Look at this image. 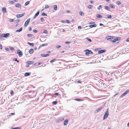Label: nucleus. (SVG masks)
Masks as SVG:
<instances>
[{
    "label": "nucleus",
    "instance_id": "nucleus-26",
    "mask_svg": "<svg viewBox=\"0 0 129 129\" xmlns=\"http://www.w3.org/2000/svg\"><path fill=\"white\" fill-rule=\"evenodd\" d=\"M109 6L111 8H115L114 6V5L112 4L110 5H109Z\"/></svg>",
    "mask_w": 129,
    "mask_h": 129
},
{
    "label": "nucleus",
    "instance_id": "nucleus-54",
    "mask_svg": "<svg viewBox=\"0 0 129 129\" xmlns=\"http://www.w3.org/2000/svg\"><path fill=\"white\" fill-rule=\"evenodd\" d=\"M17 60V58H15L14 59H13V60L14 61H16Z\"/></svg>",
    "mask_w": 129,
    "mask_h": 129
},
{
    "label": "nucleus",
    "instance_id": "nucleus-15",
    "mask_svg": "<svg viewBox=\"0 0 129 129\" xmlns=\"http://www.w3.org/2000/svg\"><path fill=\"white\" fill-rule=\"evenodd\" d=\"M30 73H26L24 74V75L25 76H27L30 75Z\"/></svg>",
    "mask_w": 129,
    "mask_h": 129
},
{
    "label": "nucleus",
    "instance_id": "nucleus-6",
    "mask_svg": "<svg viewBox=\"0 0 129 129\" xmlns=\"http://www.w3.org/2000/svg\"><path fill=\"white\" fill-rule=\"evenodd\" d=\"M129 92V89L126 91L124 93L122 94L120 96V97H121L126 95L127 93Z\"/></svg>",
    "mask_w": 129,
    "mask_h": 129
},
{
    "label": "nucleus",
    "instance_id": "nucleus-29",
    "mask_svg": "<svg viewBox=\"0 0 129 129\" xmlns=\"http://www.w3.org/2000/svg\"><path fill=\"white\" fill-rule=\"evenodd\" d=\"M105 9L107 10H109L110 9V8L108 6H106L105 7Z\"/></svg>",
    "mask_w": 129,
    "mask_h": 129
},
{
    "label": "nucleus",
    "instance_id": "nucleus-55",
    "mask_svg": "<svg viewBox=\"0 0 129 129\" xmlns=\"http://www.w3.org/2000/svg\"><path fill=\"white\" fill-rule=\"evenodd\" d=\"M65 43L66 44H69L70 43V42H65Z\"/></svg>",
    "mask_w": 129,
    "mask_h": 129
},
{
    "label": "nucleus",
    "instance_id": "nucleus-32",
    "mask_svg": "<svg viewBox=\"0 0 129 129\" xmlns=\"http://www.w3.org/2000/svg\"><path fill=\"white\" fill-rule=\"evenodd\" d=\"M47 43H45L44 44H42L41 45V46H47Z\"/></svg>",
    "mask_w": 129,
    "mask_h": 129
},
{
    "label": "nucleus",
    "instance_id": "nucleus-35",
    "mask_svg": "<svg viewBox=\"0 0 129 129\" xmlns=\"http://www.w3.org/2000/svg\"><path fill=\"white\" fill-rule=\"evenodd\" d=\"M10 49L12 51H13L14 50V49L13 47H9Z\"/></svg>",
    "mask_w": 129,
    "mask_h": 129
},
{
    "label": "nucleus",
    "instance_id": "nucleus-64",
    "mask_svg": "<svg viewBox=\"0 0 129 129\" xmlns=\"http://www.w3.org/2000/svg\"><path fill=\"white\" fill-rule=\"evenodd\" d=\"M99 25L100 26L103 25L101 23H100L99 24Z\"/></svg>",
    "mask_w": 129,
    "mask_h": 129
},
{
    "label": "nucleus",
    "instance_id": "nucleus-1",
    "mask_svg": "<svg viewBox=\"0 0 129 129\" xmlns=\"http://www.w3.org/2000/svg\"><path fill=\"white\" fill-rule=\"evenodd\" d=\"M85 54L87 55H88L89 54H93V53L91 50H90L88 49L85 50Z\"/></svg>",
    "mask_w": 129,
    "mask_h": 129
},
{
    "label": "nucleus",
    "instance_id": "nucleus-52",
    "mask_svg": "<svg viewBox=\"0 0 129 129\" xmlns=\"http://www.w3.org/2000/svg\"><path fill=\"white\" fill-rule=\"evenodd\" d=\"M78 29H81V26H79L78 27Z\"/></svg>",
    "mask_w": 129,
    "mask_h": 129
},
{
    "label": "nucleus",
    "instance_id": "nucleus-28",
    "mask_svg": "<svg viewBox=\"0 0 129 129\" xmlns=\"http://www.w3.org/2000/svg\"><path fill=\"white\" fill-rule=\"evenodd\" d=\"M12 129H20V127H12Z\"/></svg>",
    "mask_w": 129,
    "mask_h": 129
},
{
    "label": "nucleus",
    "instance_id": "nucleus-27",
    "mask_svg": "<svg viewBox=\"0 0 129 129\" xmlns=\"http://www.w3.org/2000/svg\"><path fill=\"white\" fill-rule=\"evenodd\" d=\"M87 7L88 8L91 9L93 7V6L91 5H89Z\"/></svg>",
    "mask_w": 129,
    "mask_h": 129
},
{
    "label": "nucleus",
    "instance_id": "nucleus-46",
    "mask_svg": "<svg viewBox=\"0 0 129 129\" xmlns=\"http://www.w3.org/2000/svg\"><path fill=\"white\" fill-rule=\"evenodd\" d=\"M86 39H87L88 41H89L90 42H91V40L90 39L88 38H86Z\"/></svg>",
    "mask_w": 129,
    "mask_h": 129
},
{
    "label": "nucleus",
    "instance_id": "nucleus-7",
    "mask_svg": "<svg viewBox=\"0 0 129 129\" xmlns=\"http://www.w3.org/2000/svg\"><path fill=\"white\" fill-rule=\"evenodd\" d=\"M24 13H23L21 14H17L16 15V17L17 18H19L22 17V16H24Z\"/></svg>",
    "mask_w": 129,
    "mask_h": 129
},
{
    "label": "nucleus",
    "instance_id": "nucleus-49",
    "mask_svg": "<svg viewBox=\"0 0 129 129\" xmlns=\"http://www.w3.org/2000/svg\"><path fill=\"white\" fill-rule=\"evenodd\" d=\"M33 31L35 33H37V31L36 29H34L33 30Z\"/></svg>",
    "mask_w": 129,
    "mask_h": 129
},
{
    "label": "nucleus",
    "instance_id": "nucleus-22",
    "mask_svg": "<svg viewBox=\"0 0 129 129\" xmlns=\"http://www.w3.org/2000/svg\"><path fill=\"white\" fill-rule=\"evenodd\" d=\"M54 9L55 10H56L57 9V5H54L53 6Z\"/></svg>",
    "mask_w": 129,
    "mask_h": 129
},
{
    "label": "nucleus",
    "instance_id": "nucleus-21",
    "mask_svg": "<svg viewBox=\"0 0 129 129\" xmlns=\"http://www.w3.org/2000/svg\"><path fill=\"white\" fill-rule=\"evenodd\" d=\"M22 30V27H21L19 29L16 30V32H20Z\"/></svg>",
    "mask_w": 129,
    "mask_h": 129
},
{
    "label": "nucleus",
    "instance_id": "nucleus-4",
    "mask_svg": "<svg viewBox=\"0 0 129 129\" xmlns=\"http://www.w3.org/2000/svg\"><path fill=\"white\" fill-rule=\"evenodd\" d=\"M108 112L107 111H106L104 115L103 119V120L105 119L107 117L108 115Z\"/></svg>",
    "mask_w": 129,
    "mask_h": 129
},
{
    "label": "nucleus",
    "instance_id": "nucleus-44",
    "mask_svg": "<svg viewBox=\"0 0 129 129\" xmlns=\"http://www.w3.org/2000/svg\"><path fill=\"white\" fill-rule=\"evenodd\" d=\"M43 33H45V34H47L48 33V32H47V31L46 30H44V32H43Z\"/></svg>",
    "mask_w": 129,
    "mask_h": 129
},
{
    "label": "nucleus",
    "instance_id": "nucleus-14",
    "mask_svg": "<svg viewBox=\"0 0 129 129\" xmlns=\"http://www.w3.org/2000/svg\"><path fill=\"white\" fill-rule=\"evenodd\" d=\"M68 120L67 119H66L64 121V125H66L68 123Z\"/></svg>",
    "mask_w": 129,
    "mask_h": 129
},
{
    "label": "nucleus",
    "instance_id": "nucleus-50",
    "mask_svg": "<svg viewBox=\"0 0 129 129\" xmlns=\"http://www.w3.org/2000/svg\"><path fill=\"white\" fill-rule=\"evenodd\" d=\"M60 47L61 46L59 45H57L56 47L57 48H60Z\"/></svg>",
    "mask_w": 129,
    "mask_h": 129
},
{
    "label": "nucleus",
    "instance_id": "nucleus-39",
    "mask_svg": "<svg viewBox=\"0 0 129 129\" xmlns=\"http://www.w3.org/2000/svg\"><path fill=\"white\" fill-rule=\"evenodd\" d=\"M32 34H28L27 35V36H28V37H32Z\"/></svg>",
    "mask_w": 129,
    "mask_h": 129
},
{
    "label": "nucleus",
    "instance_id": "nucleus-11",
    "mask_svg": "<svg viewBox=\"0 0 129 129\" xmlns=\"http://www.w3.org/2000/svg\"><path fill=\"white\" fill-rule=\"evenodd\" d=\"M34 63V62L33 61H27V63L29 65L31 64H33Z\"/></svg>",
    "mask_w": 129,
    "mask_h": 129
},
{
    "label": "nucleus",
    "instance_id": "nucleus-8",
    "mask_svg": "<svg viewBox=\"0 0 129 129\" xmlns=\"http://www.w3.org/2000/svg\"><path fill=\"white\" fill-rule=\"evenodd\" d=\"M40 11H38L36 13L35 15L34 16L33 18L35 19L37 17L39 14Z\"/></svg>",
    "mask_w": 129,
    "mask_h": 129
},
{
    "label": "nucleus",
    "instance_id": "nucleus-47",
    "mask_svg": "<svg viewBox=\"0 0 129 129\" xmlns=\"http://www.w3.org/2000/svg\"><path fill=\"white\" fill-rule=\"evenodd\" d=\"M94 23H95V22H89V24H94Z\"/></svg>",
    "mask_w": 129,
    "mask_h": 129
},
{
    "label": "nucleus",
    "instance_id": "nucleus-42",
    "mask_svg": "<svg viewBox=\"0 0 129 129\" xmlns=\"http://www.w3.org/2000/svg\"><path fill=\"white\" fill-rule=\"evenodd\" d=\"M41 20L42 22H43L44 21V18L42 17L41 18Z\"/></svg>",
    "mask_w": 129,
    "mask_h": 129
},
{
    "label": "nucleus",
    "instance_id": "nucleus-31",
    "mask_svg": "<svg viewBox=\"0 0 129 129\" xmlns=\"http://www.w3.org/2000/svg\"><path fill=\"white\" fill-rule=\"evenodd\" d=\"M102 6L100 5L99 6L97 7V9L98 10H100V9L102 8Z\"/></svg>",
    "mask_w": 129,
    "mask_h": 129
},
{
    "label": "nucleus",
    "instance_id": "nucleus-41",
    "mask_svg": "<svg viewBox=\"0 0 129 129\" xmlns=\"http://www.w3.org/2000/svg\"><path fill=\"white\" fill-rule=\"evenodd\" d=\"M55 60V59H53L51 60H50V62L52 63V62H54Z\"/></svg>",
    "mask_w": 129,
    "mask_h": 129
},
{
    "label": "nucleus",
    "instance_id": "nucleus-56",
    "mask_svg": "<svg viewBox=\"0 0 129 129\" xmlns=\"http://www.w3.org/2000/svg\"><path fill=\"white\" fill-rule=\"evenodd\" d=\"M58 93H54V95H58Z\"/></svg>",
    "mask_w": 129,
    "mask_h": 129
},
{
    "label": "nucleus",
    "instance_id": "nucleus-23",
    "mask_svg": "<svg viewBox=\"0 0 129 129\" xmlns=\"http://www.w3.org/2000/svg\"><path fill=\"white\" fill-rule=\"evenodd\" d=\"M30 46H33L34 45V44L33 43H30L29 42H28L27 43Z\"/></svg>",
    "mask_w": 129,
    "mask_h": 129
},
{
    "label": "nucleus",
    "instance_id": "nucleus-10",
    "mask_svg": "<svg viewBox=\"0 0 129 129\" xmlns=\"http://www.w3.org/2000/svg\"><path fill=\"white\" fill-rule=\"evenodd\" d=\"M105 51L106 50H102L99 51L98 53L99 54L105 52Z\"/></svg>",
    "mask_w": 129,
    "mask_h": 129
},
{
    "label": "nucleus",
    "instance_id": "nucleus-43",
    "mask_svg": "<svg viewBox=\"0 0 129 129\" xmlns=\"http://www.w3.org/2000/svg\"><path fill=\"white\" fill-rule=\"evenodd\" d=\"M49 7V6L48 5H46L45 6V9H47Z\"/></svg>",
    "mask_w": 129,
    "mask_h": 129
},
{
    "label": "nucleus",
    "instance_id": "nucleus-61",
    "mask_svg": "<svg viewBox=\"0 0 129 129\" xmlns=\"http://www.w3.org/2000/svg\"><path fill=\"white\" fill-rule=\"evenodd\" d=\"M66 12L68 13H70V11L69 10H67L66 11Z\"/></svg>",
    "mask_w": 129,
    "mask_h": 129
},
{
    "label": "nucleus",
    "instance_id": "nucleus-57",
    "mask_svg": "<svg viewBox=\"0 0 129 129\" xmlns=\"http://www.w3.org/2000/svg\"><path fill=\"white\" fill-rule=\"evenodd\" d=\"M4 34H3L2 35H1L0 36H1V37H4Z\"/></svg>",
    "mask_w": 129,
    "mask_h": 129
},
{
    "label": "nucleus",
    "instance_id": "nucleus-18",
    "mask_svg": "<svg viewBox=\"0 0 129 129\" xmlns=\"http://www.w3.org/2000/svg\"><path fill=\"white\" fill-rule=\"evenodd\" d=\"M118 38H116L114 39L113 40H112L111 41L113 43H114L116 42V41H118Z\"/></svg>",
    "mask_w": 129,
    "mask_h": 129
},
{
    "label": "nucleus",
    "instance_id": "nucleus-63",
    "mask_svg": "<svg viewBox=\"0 0 129 129\" xmlns=\"http://www.w3.org/2000/svg\"><path fill=\"white\" fill-rule=\"evenodd\" d=\"M61 22L63 23H64L65 22V21L64 20H62Z\"/></svg>",
    "mask_w": 129,
    "mask_h": 129
},
{
    "label": "nucleus",
    "instance_id": "nucleus-53",
    "mask_svg": "<svg viewBox=\"0 0 129 129\" xmlns=\"http://www.w3.org/2000/svg\"><path fill=\"white\" fill-rule=\"evenodd\" d=\"M2 46L1 44H0V49H2Z\"/></svg>",
    "mask_w": 129,
    "mask_h": 129
},
{
    "label": "nucleus",
    "instance_id": "nucleus-9",
    "mask_svg": "<svg viewBox=\"0 0 129 129\" xmlns=\"http://www.w3.org/2000/svg\"><path fill=\"white\" fill-rule=\"evenodd\" d=\"M10 35V34L9 33H7L6 34H4V37L6 38H7Z\"/></svg>",
    "mask_w": 129,
    "mask_h": 129
},
{
    "label": "nucleus",
    "instance_id": "nucleus-5",
    "mask_svg": "<svg viewBox=\"0 0 129 129\" xmlns=\"http://www.w3.org/2000/svg\"><path fill=\"white\" fill-rule=\"evenodd\" d=\"M30 18H29L28 20H27L25 22L24 25V27H26L27 26V25L30 22Z\"/></svg>",
    "mask_w": 129,
    "mask_h": 129
},
{
    "label": "nucleus",
    "instance_id": "nucleus-2",
    "mask_svg": "<svg viewBox=\"0 0 129 129\" xmlns=\"http://www.w3.org/2000/svg\"><path fill=\"white\" fill-rule=\"evenodd\" d=\"M17 54H18L19 57H21L22 55V53L19 50H17Z\"/></svg>",
    "mask_w": 129,
    "mask_h": 129
},
{
    "label": "nucleus",
    "instance_id": "nucleus-30",
    "mask_svg": "<svg viewBox=\"0 0 129 129\" xmlns=\"http://www.w3.org/2000/svg\"><path fill=\"white\" fill-rule=\"evenodd\" d=\"M79 14L81 16H83L84 15V13L83 12H79Z\"/></svg>",
    "mask_w": 129,
    "mask_h": 129
},
{
    "label": "nucleus",
    "instance_id": "nucleus-40",
    "mask_svg": "<svg viewBox=\"0 0 129 129\" xmlns=\"http://www.w3.org/2000/svg\"><path fill=\"white\" fill-rule=\"evenodd\" d=\"M75 100L76 101H81L82 100L81 99H75Z\"/></svg>",
    "mask_w": 129,
    "mask_h": 129
},
{
    "label": "nucleus",
    "instance_id": "nucleus-34",
    "mask_svg": "<svg viewBox=\"0 0 129 129\" xmlns=\"http://www.w3.org/2000/svg\"><path fill=\"white\" fill-rule=\"evenodd\" d=\"M52 103L54 105H56L57 103V102L56 101H53L52 102Z\"/></svg>",
    "mask_w": 129,
    "mask_h": 129
},
{
    "label": "nucleus",
    "instance_id": "nucleus-60",
    "mask_svg": "<svg viewBox=\"0 0 129 129\" xmlns=\"http://www.w3.org/2000/svg\"><path fill=\"white\" fill-rule=\"evenodd\" d=\"M127 42H129V38H128L126 40Z\"/></svg>",
    "mask_w": 129,
    "mask_h": 129
},
{
    "label": "nucleus",
    "instance_id": "nucleus-36",
    "mask_svg": "<svg viewBox=\"0 0 129 129\" xmlns=\"http://www.w3.org/2000/svg\"><path fill=\"white\" fill-rule=\"evenodd\" d=\"M9 3L10 4H13L14 3V2L13 1H9Z\"/></svg>",
    "mask_w": 129,
    "mask_h": 129
},
{
    "label": "nucleus",
    "instance_id": "nucleus-24",
    "mask_svg": "<svg viewBox=\"0 0 129 129\" xmlns=\"http://www.w3.org/2000/svg\"><path fill=\"white\" fill-rule=\"evenodd\" d=\"M105 17L107 18H111L112 16L111 15H106L105 16Z\"/></svg>",
    "mask_w": 129,
    "mask_h": 129
},
{
    "label": "nucleus",
    "instance_id": "nucleus-59",
    "mask_svg": "<svg viewBox=\"0 0 129 129\" xmlns=\"http://www.w3.org/2000/svg\"><path fill=\"white\" fill-rule=\"evenodd\" d=\"M29 31H31L32 30V28L31 27H30L29 28Z\"/></svg>",
    "mask_w": 129,
    "mask_h": 129
},
{
    "label": "nucleus",
    "instance_id": "nucleus-51",
    "mask_svg": "<svg viewBox=\"0 0 129 129\" xmlns=\"http://www.w3.org/2000/svg\"><path fill=\"white\" fill-rule=\"evenodd\" d=\"M66 22L67 23H70V21L68 20H66Z\"/></svg>",
    "mask_w": 129,
    "mask_h": 129
},
{
    "label": "nucleus",
    "instance_id": "nucleus-20",
    "mask_svg": "<svg viewBox=\"0 0 129 129\" xmlns=\"http://www.w3.org/2000/svg\"><path fill=\"white\" fill-rule=\"evenodd\" d=\"M15 6L17 7L20 8V7L21 5L19 4H17L15 5Z\"/></svg>",
    "mask_w": 129,
    "mask_h": 129
},
{
    "label": "nucleus",
    "instance_id": "nucleus-37",
    "mask_svg": "<svg viewBox=\"0 0 129 129\" xmlns=\"http://www.w3.org/2000/svg\"><path fill=\"white\" fill-rule=\"evenodd\" d=\"M121 4V3L119 1H117L116 2V4L118 5H120Z\"/></svg>",
    "mask_w": 129,
    "mask_h": 129
},
{
    "label": "nucleus",
    "instance_id": "nucleus-13",
    "mask_svg": "<svg viewBox=\"0 0 129 129\" xmlns=\"http://www.w3.org/2000/svg\"><path fill=\"white\" fill-rule=\"evenodd\" d=\"M41 56H42L43 57H46L48 56L49 55V54H41Z\"/></svg>",
    "mask_w": 129,
    "mask_h": 129
},
{
    "label": "nucleus",
    "instance_id": "nucleus-48",
    "mask_svg": "<svg viewBox=\"0 0 129 129\" xmlns=\"http://www.w3.org/2000/svg\"><path fill=\"white\" fill-rule=\"evenodd\" d=\"M5 50L8 51H10L9 49L8 48H6Z\"/></svg>",
    "mask_w": 129,
    "mask_h": 129
},
{
    "label": "nucleus",
    "instance_id": "nucleus-16",
    "mask_svg": "<svg viewBox=\"0 0 129 129\" xmlns=\"http://www.w3.org/2000/svg\"><path fill=\"white\" fill-rule=\"evenodd\" d=\"M96 24H94L93 25H89V27L90 28H91L93 27H95L96 26Z\"/></svg>",
    "mask_w": 129,
    "mask_h": 129
},
{
    "label": "nucleus",
    "instance_id": "nucleus-25",
    "mask_svg": "<svg viewBox=\"0 0 129 129\" xmlns=\"http://www.w3.org/2000/svg\"><path fill=\"white\" fill-rule=\"evenodd\" d=\"M96 17L99 18H101L102 17V16L101 15L99 14H97L96 15Z\"/></svg>",
    "mask_w": 129,
    "mask_h": 129
},
{
    "label": "nucleus",
    "instance_id": "nucleus-45",
    "mask_svg": "<svg viewBox=\"0 0 129 129\" xmlns=\"http://www.w3.org/2000/svg\"><path fill=\"white\" fill-rule=\"evenodd\" d=\"M9 21L10 22H13L14 21V20L13 19H9Z\"/></svg>",
    "mask_w": 129,
    "mask_h": 129
},
{
    "label": "nucleus",
    "instance_id": "nucleus-62",
    "mask_svg": "<svg viewBox=\"0 0 129 129\" xmlns=\"http://www.w3.org/2000/svg\"><path fill=\"white\" fill-rule=\"evenodd\" d=\"M13 91H11V94H13Z\"/></svg>",
    "mask_w": 129,
    "mask_h": 129
},
{
    "label": "nucleus",
    "instance_id": "nucleus-38",
    "mask_svg": "<svg viewBox=\"0 0 129 129\" xmlns=\"http://www.w3.org/2000/svg\"><path fill=\"white\" fill-rule=\"evenodd\" d=\"M30 3V1H27L25 3V4L26 5H28Z\"/></svg>",
    "mask_w": 129,
    "mask_h": 129
},
{
    "label": "nucleus",
    "instance_id": "nucleus-58",
    "mask_svg": "<svg viewBox=\"0 0 129 129\" xmlns=\"http://www.w3.org/2000/svg\"><path fill=\"white\" fill-rule=\"evenodd\" d=\"M20 21V20L19 19H18V20H16V22L18 23V22H19Z\"/></svg>",
    "mask_w": 129,
    "mask_h": 129
},
{
    "label": "nucleus",
    "instance_id": "nucleus-19",
    "mask_svg": "<svg viewBox=\"0 0 129 129\" xmlns=\"http://www.w3.org/2000/svg\"><path fill=\"white\" fill-rule=\"evenodd\" d=\"M34 52V50L33 49H30L29 50V53L30 54L33 53Z\"/></svg>",
    "mask_w": 129,
    "mask_h": 129
},
{
    "label": "nucleus",
    "instance_id": "nucleus-12",
    "mask_svg": "<svg viewBox=\"0 0 129 129\" xmlns=\"http://www.w3.org/2000/svg\"><path fill=\"white\" fill-rule=\"evenodd\" d=\"M2 11L3 13H6V8L3 7L2 8Z\"/></svg>",
    "mask_w": 129,
    "mask_h": 129
},
{
    "label": "nucleus",
    "instance_id": "nucleus-3",
    "mask_svg": "<svg viewBox=\"0 0 129 129\" xmlns=\"http://www.w3.org/2000/svg\"><path fill=\"white\" fill-rule=\"evenodd\" d=\"M114 38V37L110 36H107L106 38V39L108 40L112 41V39Z\"/></svg>",
    "mask_w": 129,
    "mask_h": 129
},
{
    "label": "nucleus",
    "instance_id": "nucleus-17",
    "mask_svg": "<svg viewBox=\"0 0 129 129\" xmlns=\"http://www.w3.org/2000/svg\"><path fill=\"white\" fill-rule=\"evenodd\" d=\"M102 108V107H100L99 108L97 109L95 111H96L97 112H98L99 111L101 110V109Z\"/></svg>",
    "mask_w": 129,
    "mask_h": 129
},
{
    "label": "nucleus",
    "instance_id": "nucleus-33",
    "mask_svg": "<svg viewBox=\"0 0 129 129\" xmlns=\"http://www.w3.org/2000/svg\"><path fill=\"white\" fill-rule=\"evenodd\" d=\"M42 15L43 16H47V15L45 13H43L42 14Z\"/></svg>",
    "mask_w": 129,
    "mask_h": 129
}]
</instances>
